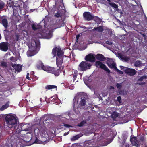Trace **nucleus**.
Segmentation results:
<instances>
[{"label": "nucleus", "instance_id": "1", "mask_svg": "<svg viewBox=\"0 0 147 147\" xmlns=\"http://www.w3.org/2000/svg\"><path fill=\"white\" fill-rule=\"evenodd\" d=\"M29 37H23L25 42L28 44L29 50L27 53L28 57H31L36 54L40 48V43L36 37H32L29 41Z\"/></svg>", "mask_w": 147, "mask_h": 147}, {"label": "nucleus", "instance_id": "2", "mask_svg": "<svg viewBox=\"0 0 147 147\" xmlns=\"http://www.w3.org/2000/svg\"><path fill=\"white\" fill-rule=\"evenodd\" d=\"M7 126L10 129L13 130L15 129L17 125V119L14 116L9 114L7 115L5 118Z\"/></svg>", "mask_w": 147, "mask_h": 147}, {"label": "nucleus", "instance_id": "3", "mask_svg": "<svg viewBox=\"0 0 147 147\" xmlns=\"http://www.w3.org/2000/svg\"><path fill=\"white\" fill-rule=\"evenodd\" d=\"M57 51L56 64L57 67H60L63 62V52L60 48H55L52 50V53L55 55Z\"/></svg>", "mask_w": 147, "mask_h": 147}, {"label": "nucleus", "instance_id": "4", "mask_svg": "<svg viewBox=\"0 0 147 147\" xmlns=\"http://www.w3.org/2000/svg\"><path fill=\"white\" fill-rule=\"evenodd\" d=\"M37 67L39 69H42L48 72L53 74L56 76L59 75L60 71L59 69L55 70L53 67L44 66L43 65V63L41 62H39V64L37 65Z\"/></svg>", "mask_w": 147, "mask_h": 147}, {"label": "nucleus", "instance_id": "5", "mask_svg": "<svg viewBox=\"0 0 147 147\" xmlns=\"http://www.w3.org/2000/svg\"><path fill=\"white\" fill-rule=\"evenodd\" d=\"M79 98H81V100L80 103L79 107L81 109H84L85 108L86 104L85 98L83 96L80 94H77L74 98V100L75 102L76 101L78 102V99Z\"/></svg>", "mask_w": 147, "mask_h": 147}, {"label": "nucleus", "instance_id": "6", "mask_svg": "<svg viewBox=\"0 0 147 147\" xmlns=\"http://www.w3.org/2000/svg\"><path fill=\"white\" fill-rule=\"evenodd\" d=\"M55 25L52 24L49 26L47 28H45V33L46 37H52L53 36V32L57 28L54 27Z\"/></svg>", "mask_w": 147, "mask_h": 147}, {"label": "nucleus", "instance_id": "7", "mask_svg": "<svg viewBox=\"0 0 147 147\" xmlns=\"http://www.w3.org/2000/svg\"><path fill=\"white\" fill-rule=\"evenodd\" d=\"M91 66L92 65L89 63L82 61L79 65V69L82 71H84L90 69Z\"/></svg>", "mask_w": 147, "mask_h": 147}, {"label": "nucleus", "instance_id": "8", "mask_svg": "<svg viewBox=\"0 0 147 147\" xmlns=\"http://www.w3.org/2000/svg\"><path fill=\"white\" fill-rule=\"evenodd\" d=\"M96 66L98 67H100L108 73L111 72V71L108 69V68L106 66V65L103 64L100 61H97L96 63Z\"/></svg>", "mask_w": 147, "mask_h": 147}, {"label": "nucleus", "instance_id": "9", "mask_svg": "<svg viewBox=\"0 0 147 147\" xmlns=\"http://www.w3.org/2000/svg\"><path fill=\"white\" fill-rule=\"evenodd\" d=\"M83 16L85 21H88L92 20L93 15L89 12H85L84 13Z\"/></svg>", "mask_w": 147, "mask_h": 147}, {"label": "nucleus", "instance_id": "10", "mask_svg": "<svg viewBox=\"0 0 147 147\" xmlns=\"http://www.w3.org/2000/svg\"><path fill=\"white\" fill-rule=\"evenodd\" d=\"M107 63L109 67L111 68H113L114 69L116 67V64L112 59H108Z\"/></svg>", "mask_w": 147, "mask_h": 147}, {"label": "nucleus", "instance_id": "11", "mask_svg": "<svg viewBox=\"0 0 147 147\" xmlns=\"http://www.w3.org/2000/svg\"><path fill=\"white\" fill-rule=\"evenodd\" d=\"M9 44L8 42H3L0 44V49L3 51H6L8 49Z\"/></svg>", "mask_w": 147, "mask_h": 147}, {"label": "nucleus", "instance_id": "12", "mask_svg": "<svg viewBox=\"0 0 147 147\" xmlns=\"http://www.w3.org/2000/svg\"><path fill=\"white\" fill-rule=\"evenodd\" d=\"M125 72L131 76L134 75L136 73V71L134 69L129 68H125Z\"/></svg>", "mask_w": 147, "mask_h": 147}, {"label": "nucleus", "instance_id": "13", "mask_svg": "<svg viewBox=\"0 0 147 147\" xmlns=\"http://www.w3.org/2000/svg\"><path fill=\"white\" fill-rule=\"evenodd\" d=\"M104 26H99L98 27H94L92 30L93 32H96L101 33L103 32Z\"/></svg>", "mask_w": 147, "mask_h": 147}, {"label": "nucleus", "instance_id": "14", "mask_svg": "<svg viewBox=\"0 0 147 147\" xmlns=\"http://www.w3.org/2000/svg\"><path fill=\"white\" fill-rule=\"evenodd\" d=\"M85 60L90 62H93L95 61V59L93 54H90L86 56Z\"/></svg>", "mask_w": 147, "mask_h": 147}, {"label": "nucleus", "instance_id": "15", "mask_svg": "<svg viewBox=\"0 0 147 147\" xmlns=\"http://www.w3.org/2000/svg\"><path fill=\"white\" fill-rule=\"evenodd\" d=\"M130 141L132 144L137 147L140 146L139 142L136 140V138L135 137L131 138L130 139Z\"/></svg>", "mask_w": 147, "mask_h": 147}, {"label": "nucleus", "instance_id": "16", "mask_svg": "<svg viewBox=\"0 0 147 147\" xmlns=\"http://www.w3.org/2000/svg\"><path fill=\"white\" fill-rule=\"evenodd\" d=\"M104 34L107 35L111 36L112 34V32L111 30L108 28L107 27L104 28L103 32H102Z\"/></svg>", "mask_w": 147, "mask_h": 147}, {"label": "nucleus", "instance_id": "17", "mask_svg": "<svg viewBox=\"0 0 147 147\" xmlns=\"http://www.w3.org/2000/svg\"><path fill=\"white\" fill-rule=\"evenodd\" d=\"M104 34L107 35L111 36L112 34V32L111 30L108 28L107 27L104 28L103 32H102Z\"/></svg>", "mask_w": 147, "mask_h": 147}, {"label": "nucleus", "instance_id": "18", "mask_svg": "<svg viewBox=\"0 0 147 147\" xmlns=\"http://www.w3.org/2000/svg\"><path fill=\"white\" fill-rule=\"evenodd\" d=\"M12 66L16 71L19 72L21 70L22 66L20 65L12 64Z\"/></svg>", "mask_w": 147, "mask_h": 147}, {"label": "nucleus", "instance_id": "19", "mask_svg": "<svg viewBox=\"0 0 147 147\" xmlns=\"http://www.w3.org/2000/svg\"><path fill=\"white\" fill-rule=\"evenodd\" d=\"M1 23L4 27L7 28L8 26V21L7 19L5 18H1Z\"/></svg>", "mask_w": 147, "mask_h": 147}, {"label": "nucleus", "instance_id": "20", "mask_svg": "<svg viewBox=\"0 0 147 147\" xmlns=\"http://www.w3.org/2000/svg\"><path fill=\"white\" fill-rule=\"evenodd\" d=\"M76 42L75 44L77 45L80 44V45L82 46L84 43V42L82 41V37H76Z\"/></svg>", "mask_w": 147, "mask_h": 147}, {"label": "nucleus", "instance_id": "21", "mask_svg": "<svg viewBox=\"0 0 147 147\" xmlns=\"http://www.w3.org/2000/svg\"><path fill=\"white\" fill-rule=\"evenodd\" d=\"M31 27L32 29L35 31L38 29H41L42 27V25H36L34 24H32Z\"/></svg>", "mask_w": 147, "mask_h": 147}, {"label": "nucleus", "instance_id": "22", "mask_svg": "<svg viewBox=\"0 0 147 147\" xmlns=\"http://www.w3.org/2000/svg\"><path fill=\"white\" fill-rule=\"evenodd\" d=\"M92 20L97 22L98 24H100L102 22V20L100 18L97 16L93 15Z\"/></svg>", "mask_w": 147, "mask_h": 147}, {"label": "nucleus", "instance_id": "23", "mask_svg": "<svg viewBox=\"0 0 147 147\" xmlns=\"http://www.w3.org/2000/svg\"><path fill=\"white\" fill-rule=\"evenodd\" d=\"M119 58L122 60L123 61L126 62L128 61L130 59L129 57L121 55H119Z\"/></svg>", "mask_w": 147, "mask_h": 147}, {"label": "nucleus", "instance_id": "24", "mask_svg": "<svg viewBox=\"0 0 147 147\" xmlns=\"http://www.w3.org/2000/svg\"><path fill=\"white\" fill-rule=\"evenodd\" d=\"M3 33L5 37H12L11 35V32L8 30L5 29L3 31Z\"/></svg>", "mask_w": 147, "mask_h": 147}, {"label": "nucleus", "instance_id": "25", "mask_svg": "<svg viewBox=\"0 0 147 147\" xmlns=\"http://www.w3.org/2000/svg\"><path fill=\"white\" fill-rule=\"evenodd\" d=\"M9 102H8L4 105H3L0 109V110L2 111L7 109L9 106Z\"/></svg>", "mask_w": 147, "mask_h": 147}, {"label": "nucleus", "instance_id": "26", "mask_svg": "<svg viewBox=\"0 0 147 147\" xmlns=\"http://www.w3.org/2000/svg\"><path fill=\"white\" fill-rule=\"evenodd\" d=\"M96 58L97 59L102 61H104L105 59L104 57L100 54H98L96 56Z\"/></svg>", "mask_w": 147, "mask_h": 147}, {"label": "nucleus", "instance_id": "27", "mask_svg": "<svg viewBox=\"0 0 147 147\" xmlns=\"http://www.w3.org/2000/svg\"><path fill=\"white\" fill-rule=\"evenodd\" d=\"M45 89L47 90H50L54 88H57V86L55 85H48L45 86Z\"/></svg>", "mask_w": 147, "mask_h": 147}, {"label": "nucleus", "instance_id": "28", "mask_svg": "<svg viewBox=\"0 0 147 147\" xmlns=\"http://www.w3.org/2000/svg\"><path fill=\"white\" fill-rule=\"evenodd\" d=\"M41 136L44 138H46V139H47L48 137V135L47 134L46 131H42L41 134Z\"/></svg>", "mask_w": 147, "mask_h": 147}, {"label": "nucleus", "instance_id": "29", "mask_svg": "<svg viewBox=\"0 0 147 147\" xmlns=\"http://www.w3.org/2000/svg\"><path fill=\"white\" fill-rule=\"evenodd\" d=\"M109 4L113 8H115L116 11L118 10V6L115 3H109Z\"/></svg>", "mask_w": 147, "mask_h": 147}, {"label": "nucleus", "instance_id": "30", "mask_svg": "<svg viewBox=\"0 0 147 147\" xmlns=\"http://www.w3.org/2000/svg\"><path fill=\"white\" fill-rule=\"evenodd\" d=\"M140 144H141L142 145H143L144 144H145V141L144 138L143 137H141L140 138Z\"/></svg>", "mask_w": 147, "mask_h": 147}, {"label": "nucleus", "instance_id": "31", "mask_svg": "<svg viewBox=\"0 0 147 147\" xmlns=\"http://www.w3.org/2000/svg\"><path fill=\"white\" fill-rule=\"evenodd\" d=\"M119 116V113L116 112L114 111L111 114V116L112 118H115Z\"/></svg>", "mask_w": 147, "mask_h": 147}, {"label": "nucleus", "instance_id": "32", "mask_svg": "<svg viewBox=\"0 0 147 147\" xmlns=\"http://www.w3.org/2000/svg\"><path fill=\"white\" fill-rule=\"evenodd\" d=\"M92 37H90V39H89V40L87 42H85V44H91L92 43H98V42H97L96 41H92Z\"/></svg>", "mask_w": 147, "mask_h": 147}, {"label": "nucleus", "instance_id": "33", "mask_svg": "<svg viewBox=\"0 0 147 147\" xmlns=\"http://www.w3.org/2000/svg\"><path fill=\"white\" fill-rule=\"evenodd\" d=\"M5 5L4 3L1 0H0V11L4 7Z\"/></svg>", "mask_w": 147, "mask_h": 147}, {"label": "nucleus", "instance_id": "34", "mask_svg": "<svg viewBox=\"0 0 147 147\" xmlns=\"http://www.w3.org/2000/svg\"><path fill=\"white\" fill-rule=\"evenodd\" d=\"M141 63L140 61H137L135 63V65L136 67H138L141 65Z\"/></svg>", "mask_w": 147, "mask_h": 147}, {"label": "nucleus", "instance_id": "35", "mask_svg": "<svg viewBox=\"0 0 147 147\" xmlns=\"http://www.w3.org/2000/svg\"><path fill=\"white\" fill-rule=\"evenodd\" d=\"M62 16L60 12L58 11L54 15V16L56 18H59Z\"/></svg>", "mask_w": 147, "mask_h": 147}, {"label": "nucleus", "instance_id": "36", "mask_svg": "<svg viewBox=\"0 0 147 147\" xmlns=\"http://www.w3.org/2000/svg\"><path fill=\"white\" fill-rule=\"evenodd\" d=\"M86 123V122L85 121H82L80 124L78 125V126L79 127L82 126L85 124Z\"/></svg>", "mask_w": 147, "mask_h": 147}, {"label": "nucleus", "instance_id": "37", "mask_svg": "<svg viewBox=\"0 0 147 147\" xmlns=\"http://www.w3.org/2000/svg\"><path fill=\"white\" fill-rule=\"evenodd\" d=\"M10 60L13 62H15L17 60V59L16 57H11L10 59Z\"/></svg>", "mask_w": 147, "mask_h": 147}, {"label": "nucleus", "instance_id": "38", "mask_svg": "<svg viewBox=\"0 0 147 147\" xmlns=\"http://www.w3.org/2000/svg\"><path fill=\"white\" fill-rule=\"evenodd\" d=\"M12 3H11V4H9V5H8V6H9L10 7H11V6L12 7L13 9V12L14 11V10L15 9V8H16L17 7V6H15L13 5H13H11V4H12Z\"/></svg>", "mask_w": 147, "mask_h": 147}, {"label": "nucleus", "instance_id": "39", "mask_svg": "<svg viewBox=\"0 0 147 147\" xmlns=\"http://www.w3.org/2000/svg\"><path fill=\"white\" fill-rule=\"evenodd\" d=\"M79 138V137L78 136L76 135L75 136H74L72 138L71 140L72 141H74L78 139Z\"/></svg>", "mask_w": 147, "mask_h": 147}, {"label": "nucleus", "instance_id": "40", "mask_svg": "<svg viewBox=\"0 0 147 147\" xmlns=\"http://www.w3.org/2000/svg\"><path fill=\"white\" fill-rule=\"evenodd\" d=\"M115 70L117 71V72L119 73V74H123V72L122 71H120V70H118V69H117V67H116L115 68Z\"/></svg>", "mask_w": 147, "mask_h": 147}, {"label": "nucleus", "instance_id": "41", "mask_svg": "<svg viewBox=\"0 0 147 147\" xmlns=\"http://www.w3.org/2000/svg\"><path fill=\"white\" fill-rule=\"evenodd\" d=\"M117 100L120 103H121V98L120 96H119L117 97Z\"/></svg>", "mask_w": 147, "mask_h": 147}, {"label": "nucleus", "instance_id": "42", "mask_svg": "<svg viewBox=\"0 0 147 147\" xmlns=\"http://www.w3.org/2000/svg\"><path fill=\"white\" fill-rule=\"evenodd\" d=\"M62 126H64L65 127H66L67 128H69L70 127H73L71 126L70 125L68 124H63Z\"/></svg>", "mask_w": 147, "mask_h": 147}, {"label": "nucleus", "instance_id": "43", "mask_svg": "<svg viewBox=\"0 0 147 147\" xmlns=\"http://www.w3.org/2000/svg\"><path fill=\"white\" fill-rule=\"evenodd\" d=\"M146 78V76H143L141 77L138 80V81H142L143 79Z\"/></svg>", "mask_w": 147, "mask_h": 147}, {"label": "nucleus", "instance_id": "44", "mask_svg": "<svg viewBox=\"0 0 147 147\" xmlns=\"http://www.w3.org/2000/svg\"><path fill=\"white\" fill-rule=\"evenodd\" d=\"M76 73L74 75L73 77V80L74 81L76 78V76L77 75V71H76Z\"/></svg>", "mask_w": 147, "mask_h": 147}, {"label": "nucleus", "instance_id": "45", "mask_svg": "<svg viewBox=\"0 0 147 147\" xmlns=\"http://www.w3.org/2000/svg\"><path fill=\"white\" fill-rule=\"evenodd\" d=\"M116 86L117 88L119 89H120L121 87V84H119V83H117L116 85Z\"/></svg>", "mask_w": 147, "mask_h": 147}, {"label": "nucleus", "instance_id": "46", "mask_svg": "<svg viewBox=\"0 0 147 147\" xmlns=\"http://www.w3.org/2000/svg\"><path fill=\"white\" fill-rule=\"evenodd\" d=\"M1 65L3 67H6L7 65V64L6 63L2 62L1 63Z\"/></svg>", "mask_w": 147, "mask_h": 147}, {"label": "nucleus", "instance_id": "47", "mask_svg": "<svg viewBox=\"0 0 147 147\" xmlns=\"http://www.w3.org/2000/svg\"><path fill=\"white\" fill-rule=\"evenodd\" d=\"M106 43L109 45H112V43L111 41H107L106 42Z\"/></svg>", "mask_w": 147, "mask_h": 147}, {"label": "nucleus", "instance_id": "48", "mask_svg": "<svg viewBox=\"0 0 147 147\" xmlns=\"http://www.w3.org/2000/svg\"><path fill=\"white\" fill-rule=\"evenodd\" d=\"M29 73H27V76H26V78L28 79V80H30V77L29 76Z\"/></svg>", "mask_w": 147, "mask_h": 147}, {"label": "nucleus", "instance_id": "49", "mask_svg": "<svg viewBox=\"0 0 147 147\" xmlns=\"http://www.w3.org/2000/svg\"><path fill=\"white\" fill-rule=\"evenodd\" d=\"M145 84V83L144 82H141V83H138V84H139V85H144V84Z\"/></svg>", "mask_w": 147, "mask_h": 147}, {"label": "nucleus", "instance_id": "50", "mask_svg": "<svg viewBox=\"0 0 147 147\" xmlns=\"http://www.w3.org/2000/svg\"><path fill=\"white\" fill-rule=\"evenodd\" d=\"M42 22H43V23H45V20H44V19H43L42 21H41V22H40V23H41ZM45 23H44V26L45 27Z\"/></svg>", "mask_w": 147, "mask_h": 147}, {"label": "nucleus", "instance_id": "51", "mask_svg": "<svg viewBox=\"0 0 147 147\" xmlns=\"http://www.w3.org/2000/svg\"><path fill=\"white\" fill-rule=\"evenodd\" d=\"M120 67H121V69H124V70L125 69L126 67H125L123 66H121Z\"/></svg>", "mask_w": 147, "mask_h": 147}, {"label": "nucleus", "instance_id": "52", "mask_svg": "<svg viewBox=\"0 0 147 147\" xmlns=\"http://www.w3.org/2000/svg\"><path fill=\"white\" fill-rule=\"evenodd\" d=\"M17 128L16 129V132L18 133H19V132H20V129H19V130Z\"/></svg>", "mask_w": 147, "mask_h": 147}, {"label": "nucleus", "instance_id": "53", "mask_svg": "<svg viewBox=\"0 0 147 147\" xmlns=\"http://www.w3.org/2000/svg\"><path fill=\"white\" fill-rule=\"evenodd\" d=\"M94 94L96 95V96L98 97L99 95L98 94L96 93L95 92H94Z\"/></svg>", "mask_w": 147, "mask_h": 147}, {"label": "nucleus", "instance_id": "54", "mask_svg": "<svg viewBox=\"0 0 147 147\" xmlns=\"http://www.w3.org/2000/svg\"><path fill=\"white\" fill-rule=\"evenodd\" d=\"M69 133V132H67V133H64V135L66 136V135H67Z\"/></svg>", "mask_w": 147, "mask_h": 147}, {"label": "nucleus", "instance_id": "55", "mask_svg": "<svg viewBox=\"0 0 147 147\" xmlns=\"http://www.w3.org/2000/svg\"><path fill=\"white\" fill-rule=\"evenodd\" d=\"M41 38L42 37H40ZM42 38H46L47 39H49L50 37H42Z\"/></svg>", "mask_w": 147, "mask_h": 147}, {"label": "nucleus", "instance_id": "56", "mask_svg": "<svg viewBox=\"0 0 147 147\" xmlns=\"http://www.w3.org/2000/svg\"><path fill=\"white\" fill-rule=\"evenodd\" d=\"M110 88L111 89H114V87H113V86H111V87H110Z\"/></svg>", "mask_w": 147, "mask_h": 147}, {"label": "nucleus", "instance_id": "57", "mask_svg": "<svg viewBox=\"0 0 147 147\" xmlns=\"http://www.w3.org/2000/svg\"><path fill=\"white\" fill-rule=\"evenodd\" d=\"M19 37H16V41H17L18 40V38Z\"/></svg>", "mask_w": 147, "mask_h": 147}, {"label": "nucleus", "instance_id": "58", "mask_svg": "<svg viewBox=\"0 0 147 147\" xmlns=\"http://www.w3.org/2000/svg\"><path fill=\"white\" fill-rule=\"evenodd\" d=\"M35 143H39V142H38V141H37V140H36L35 141Z\"/></svg>", "mask_w": 147, "mask_h": 147}, {"label": "nucleus", "instance_id": "59", "mask_svg": "<svg viewBox=\"0 0 147 147\" xmlns=\"http://www.w3.org/2000/svg\"><path fill=\"white\" fill-rule=\"evenodd\" d=\"M28 129H24V130L26 131H27L28 130Z\"/></svg>", "mask_w": 147, "mask_h": 147}, {"label": "nucleus", "instance_id": "60", "mask_svg": "<svg viewBox=\"0 0 147 147\" xmlns=\"http://www.w3.org/2000/svg\"><path fill=\"white\" fill-rule=\"evenodd\" d=\"M76 37H80V35L79 34L77 35L76 36Z\"/></svg>", "mask_w": 147, "mask_h": 147}, {"label": "nucleus", "instance_id": "61", "mask_svg": "<svg viewBox=\"0 0 147 147\" xmlns=\"http://www.w3.org/2000/svg\"><path fill=\"white\" fill-rule=\"evenodd\" d=\"M109 2H110L111 0H107Z\"/></svg>", "mask_w": 147, "mask_h": 147}, {"label": "nucleus", "instance_id": "62", "mask_svg": "<svg viewBox=\"0 0 147 147\" xmlns=\"http://www.w3.org/2000/svg\"><path fill=\"white\" fill-rule=\"evenodd\" d=\"M16 37H19V36H18V35H16Z\"/></svg>", "mask_w": 147, "mask_h": 147}, {"label": "nucleus", "instance_id": "63", "mask_svg": "<svg viewBox=\"0 0 147 147\" xmlns=\"http://www.w3.org/2000/svg\"><path fill=\"white\" fill-rule=\"evenodd\" d=\"M143 37H146V36H145L144 35H143Z\"/></svg>", "mask_w": 147, "mask_h": 147}, {"label": "nucleus", "instance_id": "64", "mask_svg": "<svg viewBox=\"0 0 147 147\" xmlns=\"http://www.w3.org/2000/svg\"><path fill=\"white\" fill-rule=\"evenodd\" d=\"M84 28H86V27L85 26H84L83 27Z\"/></svg>", "mask_w": 147, "mask_h": 147}]
</instances>
